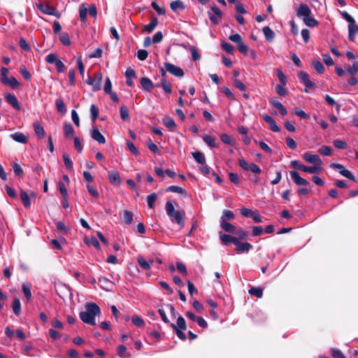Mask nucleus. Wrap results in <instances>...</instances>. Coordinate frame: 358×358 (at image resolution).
Returning a JSON list of instances; mask_svg holds the SVG:
<instances>
[{"label": "nucleus", "instance_id": "8", "mask_svg": "<svg viewBox=\"0 0 358 358\" xmlns=\"http://www.w3.org/2000/svg\"><path fill=\"white\" fill-rule=\"evenodd\" d=\"M164 67L169 73L176 77L181 78L184 76L183 70L180 67L173 64L165 62Z\"/></svg>", "mask_w": 358, "mask_h": 358}, {"label": "nucleus", "instance_id": "62", "mask_svg": "<svg viewBox=\"0 0 358 358\" xmlns=\"http://www.w3.org/2000/svg\"><path fill=\"white\" fill-rule=\"evenodd\" d=\"M0 71H1V82L2 83H3L4 82L6 81V80L8 79V70L6 67H1Z\"/></svg>", "mask_w": 358, "mask_h": 358}, {"label": "nucleus", "instance_id": "6", "mask_svg": "<svg viewBox=\"0 0 358 358\" xmlns=\"http://www.w3.org/2000/svg\"><path fill=\"white\" fill-rule=\"evenodd\" d=\"M102 82V75L101 73H96L92 78H90L87 83L92 85L94 91H98L101 89Z\"/></svg>", "mask_w": 358, "mask_h": 358}, {"label": "nucleus", "instance_id": "33", "mask_svg": "<svg viewBox=\"0 0 358 358\" xmlns=\"http://www.w3.org/2000/svg\"><path fill=\"white\" fill-rule=\"evenodd\" d=\"M55 104L57 110L59 113L64 114L66 112V108L62 99H57L55 101Z\"/></svg>", "mask_w": 358, "mask_h": 358}, {"label": "nucleus", "instance_id": "43", "mask_svg": "<svg viewBox=\"0 0 358 358\" xmlns=\"http://www.w3.org/2000/svg\"><path fill=\"white\" fill-rule=\"evenodd\" d=\"M22 287L25 297L27 301H29L31 297V285L29 284L24 283Z\"/></svg>", "mask_w": 358, "mask_h": 358}, {"label": "nucleus", "instance_id": "54", "mask_svg": "<svg viewBox=\"0 0 358 358\" xmlns=\"http://www.w3.org/2000/svg\"><path fill=\"white\" fill-rule=\"evenodd\" d=\"M64 163L66 169L69 171L73 170V162L66 154L63 155Z\"/></svg>", "mask_w": 358, "mask_h": 358}, {"label": "nucleus", "instance_id": "29", "mask_svg": "<svg viewBox=\"0 0 358 358\" xmlns=\"http://www.w3.org/2000/svg\"><path fill=\"white\" fill-rule=\"evenodd\" d=\"M117 354L122 358H129L131 357V354L127 351V348L123 345H119L117 348Z\"/></svg>", "mask_w": 358, "mask_h": 358}, {"label": "nucleus", "instance_id": "22", "mask_svg": "<svg viewBox=\"0 0 358 358\" xmlns=\"http://www.w3.org/2000/svg\"><path fill=\"white\" fill-rule=\"evenodd\" d=\"M140 83H141L142 87L148 92H150L152 90V89L154 87V85H153L152 82L151 81L150 79H149L148 78H145V77L141 78Z\"/></svg>", "mask_w": 358, "mask_h": 358}, {"label": "nucleus", "instance_id": "10", "mask_svg": "<svg viewBox=\"0 0 358 358\" xmlns=\"http://www.w3.org/2000/svg\"><path fill=\"white\" fill-rule=\"evenodd\" d=\"M90 135L92 138L98 142V143L104 144L106 143L105 137L101 134L96 126H92Z\"/></svg>", "mask_w": 358, "mask_h": 358}, {"label": "nucleus", "instance_id": "44", "mask_svg": "<svg viewBox=\"0 0 358 358\" xmlns=\"http://www.w3.org/2000/svg\"><path fill=\"white\" fill-rule=\"evenodd\" d=\"M170 7H171V10H173V11H176L178 9H183L184 5H183V3L180 0H176V1H172L170 3Z\"/></svg>", "mask_w": 358, "mask_h": 358}, {"label": "nucleus", "instance_id": "57", "mask_svg": "<svg viewBox=\"0 0 358 358\" xmlns=\"http://www.w3.org/2000/svg\"><path fill=\"white\" fill-rule=\"evenodd\" d=\"M277 76H278V80L280 83V85H286L287 84V78L285 76V75L282 73V71L280 69H278L277 70Z\"/></svg>", "mask_w": 358, "mask_h": 358}, {"label": "nucleus", "instance_id": "52", "mask_svg": "<svg viewBox=\"0 0 358 358\" xmlns=\"http://www.w3.org/2000/svg\"><path fill=\"white\" fill-rule=\"evenodd\" d=\"M171 327L173 329L178 338H180L182 341H185L186 339V336L185 333L182 332V329H179L178 328H177V326L175 324H171Z\"/></svg>", "mask_w": 358, "mask_h": 358}, {"label": "nucleus", "instance_id": "27", "mask_svg": "<svg viewBox=\"0 0 358 358\" xmlns=\"http://www.w3.org/2000/svg\"><path fill=\"white\" fill-rule=\"evenodd\" d=\"M108 178L113 185H120V178L118 172L112 171L108 173Z\"/></svg>", "mask_w": 358, "mask_h": 358}, {"label": "nucleus", "instance_id": "58", "mask_svg": "<svg viewBox=\"0 0 358 358\" xmlns=\"http://www.w3.org/2000/svg\"><path fill=\"white\" fill-rule=\"evenodd\" d=\"M59 39L64 45H69L71 44L69 36L66 33H62L59 37Z\"/></svg>", "mask_w": 358, "mask_h": 358}, {"label": "nucleus", "instance_id": "37", "mask_svg": "<svg viewBox=\"0 0 358 358\" xmlns=\"http://www.w3.org/2000/svg\"><path fill=\"white\" fill-rule=\"evenodd\" d=\"M235 217L234 213L229 210H224L221 216L220 220H233Z\"/></svg>", "mask_w": 358, "mask_h": 358}, {"label": "nucleus", "instance_id": "9", "mask_svg": "<svg viewBox=\"0 0 358 358\" xmlns=\"http://www.w3.org/2000/svg\"><path fill=\"white\" fill-rule=\"evenodd\" d=\"M36 196V194L32 191H30L29 193L24 190L20 191V198L24 206L27 208L31 206V199H34Z\"/></svg>", "mask_w": 358, "mask_h": 358}, {"label": "nucleus", "instance_id": "4", "mask_svg": "<svg viewBox=\"0 0 358 358\" xmlns=\"http://www.w3.org/2000/svg\"><path fill=\"white\" fill-rule=\"evenodd\" d=\"M36 6L40 11L45 14L53 15L57 17H59L60 16V14L59 11L56 9V8L49 5L48 3H40L36 4Z\"/></svg>", "mask_w": 358, "mask_h": 358}, {"label": "nucleus", "instance_id": "47", "mask_svg": "<svg viewBox=\"0 0 358 358\" xmlns=\"http://www.w3.org/2000/svg\"><path fill=\"white\" fill-rule=\"evenodd\" d=\"M157 199V194L155 193H152L148 196L147 202L148 207L150 208H153L155 206V203Z\"/></svg>", "mask_w": 358, "mask_h": 358}, {"label": "nucleus", "instance_id": "18", "mask_svg": "<svg viewBox=\"0 0 358 358\" xmlns=\"http://www.w3.org/2000/svg\"><path fill=\"white\" fill-rule=\"evenodd\" d=\"M220 238L222 241V243L224 245H229L230 243H234L235 245V243H236L237 238L234 237L229 234H225L220 232Z\"/></svg>", "mask_w": 358, "mask_h": 358}, {"label": "nucleus", "instance_id": "16", "mask_svg": "<svg viewBox=\"0 0 358 358\" xmlns=\"http://www.w3.org/2000/svg\"><path fill=\"white\" fill-rule=\"evenodd\" d=\"M299 78L303 82L306 88L311 89L314 87V84L309 79V76L306 72L301 71L299 73Z\"/></svg>", "mask_w": 358, "mask_h": 358}, {"label": "nucleus", "instance_id": "35", "mask_svg": "<svg viewBox=\"0 0 358 358\" xmlns=\"http://www.w3.org/2000/svg\"><path fill=\"white\" fill-rule=\"evenodd\" d=\"M163 124L169 128L171 131H173L176 124L173 118L170 117H166L163 119Z\"/></svg>", "mask_w": 358, "mask_h": 358}, {"label": "nucleus", "instance_id": "36", "mask_svg": "<svg viewBox=\"0 0 358 358\" xmlns=\"http://www.w3.org/2000/svg\"><path fill=\"white\" fill-rule=\"evenodd\" d=\"M154 260H150V262H147L144 258L139 257L138 258V263L141 266V267L144 270H149L150 268V264H152Z\"/></svg>", "mask_w": 358, "mask_h": 358}, {"label": "nucleus", "instance_id": "15", "mask_svg": "<svg viewBox=\"0 0 358 358\" xmlns=\"http://www.w3.org/2000/svg\"><path fill=\"white\" fill-rule=\"evenodd\" d=\"M120 217L123 223L129 225L133 221V213L129 210H124L120 213Z\"/></svg>", "mask_w": 358, "mask_h": 358}, {"label": "nucleus", "instance_id": "21", "mask_svg": "<svg viewBox=\"0 0 358 358\" xmlns=\"http://www.w3.org/2000/svg\"><path fill=\"white\" fill-rule=\"evenodd\" d=\"M155 87H162L167 94H171L172 92L171 85L167 81L166 78H162L160 85H156Z\"/></svg>", "mask_w": 358, "mask_h": 358}, {"label": "nucleus", "instance_id": "28", "mask_svg": "<svg viewBox=\"0 0 358 358\" xmlns=\"http://www.w3.org/2000/svg\"><path fill=\"white\" fill-rule=\"evenodd\" d=\"M88 13V9L86 6V4H81L79 8V17L82 22H85L86 20Z\"/></svg>", "mask_w": 358, "mask_h": 358}, {"label": "nucleus", "instance_id": "48", "mask_svg": "<svg viewBox=\"0 0 358 358\" xmlns=\"http://www.w3.org/2000/svg\"><path fill=\"white\" fill-rule=\"evenodd\" d=\"M320 154L324 156H330L332 154V149L329 146L323 145L319 150Z\"/></svg>", "mask_w": 358, "mask_h": 358}, {"label": "nucleus", "instance_id": "42", "mask_svg": "<svg viewBox=\"0 0 358 358\" xmlns=\"http://www.w3.org/2000/svg\"><path fill=\"white\" fill-rule=\"evenodd\" d=\"M221 141L227 145H234L235 144L234 140H233L230 136L227 134H222L220 136Z\"/></svg>", "mask_w": 358, "mask_h": 358}, {"label": "nucleus", "instance_id": "1", "mask_svg": "<svg viewBox=\"0 0 358 358\" xmlns=\"http://www.w3.org/2000/svg\"><path fill=\"white\" fill-rule=\"evenodd\" d=\"M101 313L99 307L94 303H87L85 310L80 313V320L86 324L95 325V317Z\"/></svg>", "mask_w": 358, "mask_h": 358}, {"label": "nucleus", "instance_id": "32", "mask_svg": "<svg viewBox=\"0 0 358 358\" xmlns=\"http://www.w3.org/2000/svg\"><path fill=\"white\" fill-rule=\"evenodd\" d=\"M192 156L197 163L202 165H203L206 163V157L202 152L199 151L194 152L192 153Z\"/></svg>", "mask_w": 358, "mask_h": 358}, {"label": "nucleus", "instance_id": "55", "mask_svg": "<svg viewBox=\"0 0 358 358\" xmlns=\"http://www.w3.org/2000/svg\"><path fill=\"white\" fill-rule=\"evenodd\" d=\"M131 320L133 324L137 327H143L145 324L143 320L138 315H134Z\"/></svg>", "mask_w": 358, "mask_h": 358}, {"label": "nucleus", "instance_id": "31", "mask_svg": "<svg viewBox=\"0 0 358 358\" xmlns=\"http://www.w3.org/2000/svg\"><path fill=\"white\" fill-rule=\"evenodd\" d=\"M262 31L265 36L266 39L268 41H272L275 36V34H274L273 31L269 27H264L263 28Z\"/></svg>", "mask_w": 358, "mask_h": 358}, {"label": "nucleus", "instance_id": "61", "mask_svg": "<svg viewBox=\"0 0 358 358\" xmlns=\"http://www.w3.org/2000/svg\"><path fill=\"white\" fill-rule=\"evenodd\" d=\"M103 90L106 94H108L113 92L112 84L109 78H106Z\"/></svg>", "mask_w": 358, "mask_h": 358}, {"label": "nucleus", "instance_id": "14", "mask_svg": "<svg viewBox=\"0 0 358 358\" xmlns=\"http://www.w3.org/2000/svg\"><path fill=\"white\" fill-rule=\"evenodd\" d=\"M262 116L263 119L265 120V122L269 124V127H270V129L271 131H273L274 132L280 131V129L277 125L275 121L274 120V119L273 117H271V116H269L267 114H263Z\"/></svg>", "mask_w": 358, "mask_h": 358}, {"label": "nucleus", "instance_id": "41", "mask_svg": "<svg viewBox=\"0 0 358 358\" xmlns=\"http://www.w3.org/2000/svg\"><path fill=\"white\" fill-rule=\"evenodd\" d=\"M3 84L10 86V87H13V89H16L20 86L19 82L14 77H11V78H8Z\"/></svg>", "mask_w": 358, "mask_h": 358}, {"label": "nucleus", "instance_id": "24", "mask_svg": "<svg viewBox=\"0 0 358 358\" xmlns=\"http://www.w3.org/2000/svg\"><path fill=\"white\" fill-rule=\"evenodd\" d=\"M33 127L36 134L38 136V138H42L44 137L45 130L38 121H36L33 123Z\"/></svg>", "mask_w": 358, "mask_h": 358}, {"label": "nucleus", "instance_id": "34", "mask_svg": "<svg viewBox=\"0 0 358 358\" xmlns=\"http://www.w3.org/2000/svg\"><path fill=\"white\" fill-rule=\"evenodd\" d=\"M166 192H175L180 194H187V192L185 189H183L181 187L176 186V185H171L166 188Z\"/></svg>", "mask_w": 358, "mask_h": 358}, {"label": "nucleus", "instance_id": "38", "mask_svg": "<svg viewBox=\"0 0 358 358\" xmlns=\"http://www.w3.org/2000/svg\"><path fill=\"white\" fill-rule=\"evenodd\" d=\"M303 21L306 26L310 27H315L319 24V22L315 19L311 17L310 15L304 18Z\"/></svg>", "mask_w": 358, "mask_h": 358}, {"label": "nucleus", "instance_id": "25", "mask_svg": "<svg viewBox=\"0 0 358 358\" xmlns=\"http://www.w3.org/2000/svg\"><path fill=\"white\" fill-rule=\"evenodd\" d=\"M10 137L13 140L18 143H26L27 142V138L21 132L12 134Z\"/></svg>", "mask_w": 358, "mask_h": 358}, {"label": "nucleus", "instance_id": "2", "mask_svg": "<svg viewBox=\"0 0 358 358\" xmlns=\"http://www.w3.org/2000/svg\"><path fill=\"white\" fill-rule=\"evenodd\" d=\"M166 214L172 222L177 223L180 227L185 226V211L176 210L172 202L167 201L165 205Z\"/></svg>", "mask_w": 358, "mask_h": 358}, {"label": "nucleus", "instance_id": "39", "mask_svg": "<svg viewBox=\"0 0 358 358\" xmlns=\"http://www.w3.org/2000/svg\"><path fill=\"white\" fill-rule=\"evenodd\" d=\"M203 140L210 148H216L217 147V143L215 142V139L213 137L208 136V135H204L203 136Z\"/></svg>", "mask_w": 358, "mask_h": 358}, {"label": "nucleus", "instance_id": "49", "mask_svg": "<svg viewBox=\"0 0 358 358\" xmlns=\"http://www.w3.org/2000/svg\"><path fill=\"white\" fill-rule=\"evenodd\" d=\"M90 113L92 122H95L99 115V109L94 104H92L90 106Z\"/></svg>", "mask_w": 358, "mask_h": 358}, {"label": "nucleus", "instance_id": "13", "mask_svg": "<svg viewBox=\"0 0 358 358\" xmlns=\"http://www.w3.org/2000/svg\"><path fill=\"white\" fill-rule=\"evenodd\" d=\"M235 245L236 246V251L238 253L248 252L252 248V245L250 243L248 242L242 243L238 240V238L237 239L236 243H235Z\"/></svg>", "mask_w": 358, "mask_h": 358}, {"label": "nucleus", "instance_id": "30", "mask_svg": "<svg viewBox=\"0 0 358 358\" xmlns=\"http://www.w3.org/2000/svg\"><path fill=\"white\" fill-rule=\"evenodd\" d=\"M312 66L317 73L322 74L324 72V66L319 60L313 59Z\"/></svg>", "mask_w": 358, "mask_h": 358}, {"label": "nucleus", "instance_id": "7", "mask_svg": "<svg viewBox=\"0 0 358 358\" xmlns=\"http://www.w3.org/2000/svg\"><path fill=\"white\" fill-rule=\"evenodd\" d=\"M303 158L306 162L309 164L322 167V162L317 155H313L310 152H305L303 155Z\"/></svg>", "mask_w": 358, "mask_h": 358}, {"label": "nucleus", "instance_id": "40", "mask_svg": "<svg viewBox=\"0 0 358 358\" xmlns=\"http://www.w3.org/2000/svg\"><path fill=\"white\" fill-rule=\"evenodd\" d=\"M12 308L13 313L16 315H19L21 313V304L18 299H15L13 301Z\"/></svg>", "mask_w": 358, "mask_h": 358}, {"label": "nucleus", "instance_id": "60", "mask_svg": "<svg viewBox=\"0 0 358 358\" xmlns=\"http://www.w3.org/2000/svg\"><path fill=\"white\" fill-rule=\"evenodd\" d=\"M285 85H277L275 87V91L277 94L281 96H285L287 95V90L285 89Z\"/></svg>", "mask_w": 358, "mask_h": 358}, {"label": "nucleus", "instance_id": "26", "mask_svg": "<svg viewBox=\"0 0 358 358\" xmlns=\"http://www.w3.org/2000/svg\"><path fill=\"white\" fill-rule=\"evenodd\" d=\"M220 227L223 230L229 233L236 232V227L224 220H220Z\"/></svg>", "mask_w": 358, "mask_h": 358}, {"label": "nucleus", "instance_id": "63", "mask_svg": "<svg viewBox=\"0 0 358 358\" xmlns=\"http://www.w3.org/2000/svg\"><path fill=\"white\" fill-rule=\"evenodd\" d=\"M176 266L177 269L180 273H181L185 276L187 275V271L184 264H182V262H177Z\"/></svg>", "mask_w": 358, "mask_h": 358}, {"label": "nucleus", "instance_id": "51", "mask_svg": "<svg viewBox=\"0 0 358 358\" xmlns=\"http://www.w3.org/2000/svg\"><path fill=\"white\" fill-rule=\"evenodd\" d=\"M120 117L123 120H128L129 119V114L127 108L125 106L120 107Z\"/></svg>", "mask_w": 358, "mask_h": 358}, {"label": "nucleus", "instance_id": "23", "mask_svg": "<svg viewBox=\"0 0 358 358\" xmlns=\"http://www.w3.org/2000/svg\"><path fill=\"white\" fill-rule=\"evenodd\" d=\"M99 282L101 284V287L106 290H110L113 286V282L106 277L99 278Z\"/></svg>", "mask_w": 358, "mask_h": 358}, {"label": "nucleus", "instance_id": "53", "mask_svg": "<svg viewBox=\"0 0 358 358\" xmlns=\"http://www.w3.org/2000/svg\"><path fill=\"white\" fill-rule=\"evenodd\" d=\"M59 58L55 53H50L45 57V62L48 64L55 63Z\"/></svg>", "mask_w": 358, "mask_h": 358}, {"label": "nucleus", "instance_id": "3", "mask_svg": "<svg viewBox=\"0 0 358 358\" xmlns=\"http://www.w3.org/2000/svg\"><path fill=\"white\" fill-rule=\"evenodd\" d=\"M342 17L349 22L348 25V38L350 41H354L355 38V34L358 33V26L355 24V21L354 18L348 14L346 11H343L341 13Z\"/></svg>", "mask_w": 358, "mask_h": 358}, {"label": "nucleus", "instance_id": "45", "mask_svg": "<svg viewBox=\"0 0 358 358\" xmlns=\"http://www.w3.org/2000/svg\"><path fill=\"white\" fill-rule=\"evenodd\" d=\"M64 131L66 137H70L73 135L74 131L70 123H65L64 125Z\"/></svg>", "mask_w": 358, "mask_h": 358}, {"label": "nucleus", "instance_id": "12", "mask_svg": "<svg viewBox=\"0 0 358 358\" xmlns=\"http://www.w3.org/2000/svg\"><path fill=\"white\" fill-rule=\"evenodd\" d=\"M296 12L297 17L302 20L311 14V10L310 8L307 5L303 3L297 8Z\"/></svg>", "mask_w": 358, "mask_h": 358}, {"label": "nucleus", "instance_id": "17", "mask_svg": "<svg viewBox=\"0 0 358 358\" xmlns=\"http://www.w3.org/2000/svg\"><path fill=\"white\" fill-rule=\"evenodd\" d=\"M6 100L15 109L20 110V106L16 96L12 94H6L5 95Z\"/></svg>", "mask_w": 358, "mask_h": 358}, {"label": "nucleus", "instance_id": "11", "mask_svg": "<svg viewBox=\"0 0 358 358\" xmlns=\"http://www.w3.org/2000/svg\"><path fill=\"white\" fill-rule=\"evenodd\" d=\"M290 177L292 180L294 181V182L297 185H304L308 186L309 185V182L307 180L301 178L299 173L295 171H291L289 172Z\"/></svg>", "mask_w": 358, "mask_h": 358}, {"label": "nucleus", "instance_id": "59", "mask_svg": "<svg viewBox=\"0 0 358 358\" xmlns=\"http://www.w3.org/2000/svg\"><path fill=\"white\" fill-rule=\"evenodd\" d=\"M221 45L223 50H224V51H226L228 54H232L234 52V49L231 44L223 41L222 42Z\"/></svg>", "mask_w": 358, "mask_h": 358}, {"label": "nucleus", "instance_id": "46", "mask_svg": "<svg viewBox=\"0 0 358 358\" xmlns=\"http://www.w3.org/2000/svg\"><path fill=\"white\" fill-rule=\"evenodd\" d=\"M249 293L260 299L263 296V291L259 287H252L249 289Z\"/></svg>", "mask_w": 358, "mask_h": 358}, {"label": "nucleus", "instance_id": "50", "mask_svg": "<svg viewBox=\"0 0 358 358\" xmlns=\"http://www.w3.org/2000/svg\"><path fill=\"white\" fill-rule=\"evenodd\" d=\"M347 72L353 76L358 72V62H355L352 66L346 68Z\"/></svg>", "mask_w": 358, "mask_h": 358}, {"label": "nucleus", "instance_id": "56", "mask_svg": "<svg viewBox=\"0 0 358 358\" xmlns=\"http://www.w3.org/2000/svg\"><path fill=\"white\" fill-rule=\"evenodd\" d=\"M176 325L179 329L185 330L187 329L185 320L182 316L178 317L177 324Z\"/></svg>", "mask_w": 358, "mask_h": 358}, {"label": "nucleus", "instance_id": "20", "mask_svg": "<svg viewBox=\"0 0 358 358\" xmlns=\"http://www.w3.org/2000/svg\"><path fill=\"white\" fill-rule=\"evenodd\" d=\"M158 23V20L156 17H153L151 19L150 22L148 24L144 26L143 32L151 33L157 27Z\"/></svg>", "mask_w": 358, "mask_h": 358}, {"label": "nucleus", "instance_id": "64", "mask_svg": "<svg viewBox=\"0 0 358 358\" xmlns=\"http://www.w3.org/2000/svg\"><path fill=\"white\" fill-rule=\"evenodd\" d=\"M334 145L338 149H345L348 147L346 142L341 140L334 141Z\"/></svg>", "mask_w": 358, "mask_h": 358}, {"label": "nucleus", "instance_id": "19", "mask_svg": "<svg viewBox=\"0 0 358 358\" xmlns=\"http://www.w3.org/2000/svg\"><path fill=\"white\" fill-rule=\"evenodd\" d=\"M301 168V171H304V172H307V173H320L321 171H322V167H320V166H315V165H313V166H302L300 167Z\"/></svg>", "mask_w": 358, "mask_h": 358}, {"label": "nucleus", "instance_id": "5", "mask_svg": "<svg viewBox=\"0 0 358 358\" xmlns=\"http://www.w3.org/2000/svg\"><path fill=\"white\" fill-rule=\"evenodd\" d=\"M330 167L338 170L339 173L341 176H343L352 181H355V177L354 176V175L350 171L346 169L345 168V166H343L342 164H337V163H332L330 164Z\"/></svg>", "mask_w": 358, "mask_h": 358}]
</instances>
